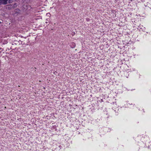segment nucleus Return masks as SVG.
Wrapping results in <instances>:
<instances>
[{"label": "nucleus", "instance_id": "f03ea898", "mask_svg": "<svg viewBox=\"0 0 151 151\" xmlns=\"http://www.w3.org/2000/svg\"><path fill=\"white\" fill-rule=\"evenodd\" d=\"M9 3H11V1H9Z\"/></svg>", "mask_w": 151, "mask_h": 151}, {"label": "nucleus", "instance_id": "7ed1b4c3", "mask_svg": "<svg viewBox=\"0 0 151 151\" xmlns=\"http://www.w3.org/2000/svg\"><path fill=\"white\" fill-rule=\"evenodd\" d=\"M9 1H11V0H9Z\"/></svg>", "mask_w": 151, "mask_h": 151}, {"label": "nucleus", "instance_id": "20e7f679", "mask_svg": "<svg viewBox=\"0 0 151 151\" xmlns=\"http://www.w3.org/2000/svg\"><path fill=\"white\" fill-rule=\"evenodd\" d=\"M9 1H11V0H9Z\"/></svg>", "mask_w": 151, "mask_h": 151}, {"label": "nucleus", "instance_id": "f257e3e1", "mask_svg": "<svg viewBox=\"0 0 151 151\" xmlns=\"http://www.w3.org/2000/svg\"><path fill=\"white\" fill-rule=\"evenodd\" d=\"M7 0H2V2L4 4H6L7 3Z\"/></svg>", "mask_w": 151, "mask_h": 151}]
</instances>
